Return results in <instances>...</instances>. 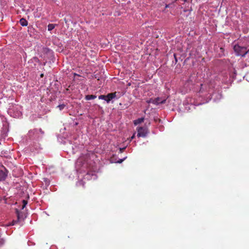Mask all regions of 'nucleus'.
<instances>
[{
	"mask_svg": "<svg viewBox=\"0 0 249 249\" xmlns=\"http://www.w3.org/2000/svg\"><path fill=\"white\" fill-rule=\"evenodd\" d=\"M4 244V240L3 239H1L0 240V246Z\"/></svg>",
	"mask_w": 249,
	"mask_h": 249,
	"instance_id": "dca6fc26",
	"label": "nucleus"
},
{
	"mask_svg": "<svg viewBox=\"0 0 249 249\" xmlns=\"http://www.w3.org/2000/svg\"><path fill=\"white\" fill-rule=\"evenodd\" d=\"M40 76H41V77H43V74H41L40 75Z\"/></svg>",
	"mask_w": 249,
	"mask_h": 249,
	"instance_id": "b1692460",
	"label": "nucleus"
},
{
	"mask_svg": "<svg viewBox=\"0 0 249 249\" xmlns=\"http://www.w3.org/2000/svg\"><path fill=\"white\" fill-rule=\"evenodd\" d=\"M134 138V135H133L132 137H131V139H133V138Z\"/></svg>",
	"mask_w": 249,
	"mask_h": 249,
	"instance_id": "4be33fe9",
	"label": "nucleus"
},
{
	"mask_svg": "<svg viewBox=\"0 0 249 249\" xmlns=\"http://www.w3.org/2000/svg\"><path fill=\"white\" fill-rule=\"evenodd\" d=\"M22 202V206L21 209H23L26 207L28 202H27V201L26 200H23Z\"/></svg>",
	"mask_w": 249,
	"mask_h": 249,
	"instance_id": "9b49d317",
	"label": "nucleus"
},
{
	"mask_svg": "<svg viewBox=\"0 0 249 249\" xmlns=\"http://www.w3.org/2000/svg\"><path fill=\"white\" fill-rule=\"evenodd\" d=\"M144 121V118H138L137 120L134 121V124L135 125H137L142 123Z\"/></svg>",
	"mask_w": 249,
	"mask_h": 249,
	"instance_id": "0eeeda50",
	"label": "nucleus"
},
{
	"mask_svg": "<svg viewBox=\"0 0 249 249\" xmlns=\"http://www.w3.org/2000/svg\"><path fill=\"white\" fill-rule=\"evenodd\" d=\"M125 149V147H124V148H120V151L121 153H122L124 150Z\"/></svg>",
	"mask_w": 249,
	"mask_h": 249,
	"instance_id": "2eb2a0df",
	"label": "nucleus"
},
{
	"mask_svg": "<svg viewBox=\"0 0 249 249\" xmlns=\"http://www.w3.org/2000/svg\"><path fill=\"white\" fill-rule=\"evenodd\" d=\"M19 23L22 26H26L28 25V21L23 18H22L20 19Z\"/></svg>",
	"mask_w": 249,
	"mask_h": 249,
	"instance_id": "6e6552de",
	"label": "nucleus"
},
{
	"mask_svg": "<svg viewBox=\"0 0 249 249\" xmlns=\"http://www.w3.org/2000/svg\"><path fill=\"white\" fill-rule=\"evenodd\" d=\"M33 131H36V130L35 129V130H31V131H29V133L31 134Z\"/></svg>",
	"mask_w": 249,
	"mask_h": 249,
	"instance_id": "a211bd4d",
	"label": "nucleus"
},
{
	"mask_svg": "<svg viewBox=\"0 0 249 249\" xmlns=\"http://www.w3.org/2000/svg\"><path fill=\"white\" fill-rule=\"evenodd\" d=\"M116 97V92H112L109 93L107 95V100L106 101L107 103H109V102Z\"/></svg>",
	"mask_w": 249,
	"mask_h": 249,
	"instance_id": "7ed1b4c3",
	"label": "nucleus"
},
{
	"mask_svg": "<svg viewBox=\"0 0 249 249\" xmlns=\"http://www.w3.org/2000/svg\"><path fill=\"white\" fill-rule=\"evenodd\" d=\"M16 213L17 215L18 219L16 220H13L12 222L11 225H14L18 222L20 217H19V211L18 210V209H16Z\"/></svg>",
	"mask_w": 249,
	"mask_h": 249,
	"instance_id": "39448f33",
	"label": "nucleus"
},
{
	"mask_svg": "<svg viewBox=\"0 0 249 249\" xmlns=\"http://www.w3.org/2000/svg\"><path fill=\"white\" fill-rule=\"evenodd\" d=\"M96 98V96L94 95H87L85 97V99L87 100H90L94 99Z\"/></svg>",
	"mask_w": 249,
	"mask_h": 249,
	"instance_id": "1a4fd4ad",
	"label": "nucleus"
},
{
	"mask_svg": "<svg viewBox=\"0 0 249 249\" xmlns=\"http://www.w3.org/2000/svg\"><path fill=\"white\" fill-rule=\"evenodd\" d=\"M55 27V24H49L48 25V31H52V30H53Z\"/></svg>",
	"mask_w": 249,
	"mask_h": 249,
	"instance_id": "9d476101",
	"label": "nucleus"
},
{
	"mask_svg": "<svg viewBox=\"0 0 249 249\" xmlns=\"http://www.w3.org/2000/svg\"><path fill=\"white\" fill-rule=\"evenodd\" d=\"M174 57H175V58L176 61L177 62V59L176 58V54H174Z\"/></svg>",
	"mask_w": 249,
	"mask_h": 249,
	"instance_id": "6ab92c4d",
	"label": "nucleus"
},
{
	"mask_svg": "<svg viewBox=\"0 0 249 249\" xmlns=\"http://www.w3.org/2000/svg\"><path fill=\"white\" fill-rule=\"evenodd\" d=\"M220 50L223 51L224 50V49L223 48H220Z\"/></svg>",
	"mask_w": 249,
	"mask_h": 249,
	"instance_id": "412c9836",
	"label": "nucleus"
},
{
	"mask_svg": "<svg viewBox=\"0 0 249 249\" xmlns=\"http://www.w3.org/2000/svg\"><path fill=\"white\" fill-rule=\"evenodd\" d=\"M137 131L138 137H145L148 133V129L146 127H139Z\"/></svg>",
	"mask_w": 249,
	"mask_h": 249,
	"instance_id": "f03ea898",
	"label": "nucleus"
},
{
	"mask_svg": "<svg viewBox=\"0 0 249 249\" xmlns=\"http://www.w3.org/2000/svg\"><path fill=\"white\" fill-rule=\"evenodd\" d=\"M126 158H124L123 159H121V160H119L118 161H117V163H122L125 159Z\"/></svg>",
	"mask_w": 249,
	"mask_h": 249,
	"instance_id": "4468645a",
	"label": "nucleus"
},
{
	"mask_svg": "<svg viewBox=\"0 0 249 249\" xmlns=\"http://www.w3.org/2000/svg\"><path fill=\"white\" fill-rule=\"evenodd\" d=\"M39 131H40V132L43 133V131H42L41 129H39Z\"/></svg>",
	"mask_w": 249,
	"mask_h": 249,
	"instance_id": "5701e85b",
	"label": "nucleus"
},
{
	"mask_svg": "<svg viewBox=\"0 0 249 249\" xmlns=\"http://www.w3.org/2000/svg\"><path fill=\"white\" fill-rule=\"evenodd\" d=\"M98 98H99V99L105 100V101H106V100H107V95H100Z\"/></svg>",
	"mask_w": 249,
	"mask_h": 249,
	"instance_id": "f8f14e48",
	"label": "nucleus"
},
{
	"mask_svg": "<svg viewBox=\"0 0 249 249\" xmlns=\"http://www.w3.org/2000/svg\"><path fill=\"white\" fill-rule=\"evenodd\" d=\"M200 86H201L200 90H202V89L203 85H202V84H201V85H200Z\"/></svg>",
	"mask_w": 249,
	"mask_h": 249,
	"instance_id": "aec40b11",
	"label": "nucleus"
},
{
	"mask_svg": "<svg viewBox=\"0 0 249 249\" xmlns=\"http://www.w3.org/2000/svg\"><path fill=\"white\" fill-rule=\"evenodd\" d=\"M153 100H154V99H150L149 100L147 101V102L148 103H152V101H153Z\"/></svg>",
	"mask_w": 249,
	"mask_h": 249,
	"instance_id": "f3484780",
	"label": "nucleus"
},
{
	"mask_svg": "<svg viewBox=\"0 0 249 249\" xmlns=\"http://www.w3.org/2000/svg\"><path fill=\"white\" fill-rule=\"evenodd\" d=\"M166 102V99H163L162 100L160 97H157L154 99L153 101H152V104H155V105H159L160 104H164Z\"/></svg>",
	"mask_w": 249,
	"mask_h": 249,
	"instance_id": "20e7f679",
	"label": "nucleus"
},
{
	"mask_svg": "<svg viewBox=\"0 0 249 249\" xmlns=\"http://www.w3.org/2000/svg\"><path fill=\"white\" fill-rule=\"evenodd\" d=\"M65 106V105L62 104V105H58L57 107L58 108H59L60 110H62L64 108Z\"/></svg>",
	"mask_w": 249,
	"mask_h": 249,
	"instance_id": "ddd939ff",
	"label": "nucleus"
},
{
	"mask_svg": "<svg viewBox=\"0 0 249 249\" xmlns=\"http://www.w3.org/2000/svg\"><path fill=\"white\" fill-rule=\"evenodd\" d=\"M233 50L237 55L242 56L243 57L245 56L249 52V49L248 51H246L247 47H241L239 45H235L233 47Z\"/></svg>",
	"mask_w": 249,
	"mask_h": 249,
	"instance_id": "f257e3e1",
	"label": "nucleus"
},
{
	"mask_svg": "<svg viewBox=\"0 0 249 249\" xmlns=\"http://www.w3.org/2000/svg\"><path fill=\"white\" fill-rule=\"evenodd\" d=\"M7 177L6 174L2 170H0V181L4 180Z\"/></svg>",
	"mask_w": 249,
	"mask_h": 249,
	"instance_id": "423d86ee",
	"label": "nucleus"
}]
</instances>
